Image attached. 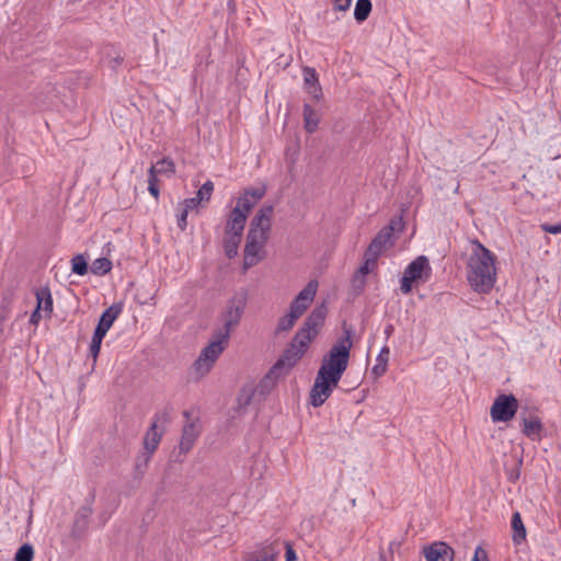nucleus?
Instances as JSON below:
<instances>
[{
	"mask_svg": "<svg viewBox=\"0 0 561 561\" xmlns=\"http://www.w3.org/2000/svg\"><path fill=\"white\" fill-rule=\"evenodd\" d=\"M343 333L344 335L332 345L328 355L323 357L310 390V404L314 408L321 407L327 401L348 366L353 346V330L344 327Z\"/></svg>",
	"mask_w": 561,
	"mask_h": 561,
	"instance_id": "obj_1",
	"label": "nucleus"
},
{
	"mask_svg": "<svg viewBox=\"0 0 561 561\" xmlns=\"http://www.w3.org/2000/svg\"><path fill=\"white\" fill-rule=\"evenodd\" d=\"M472 251L467 262V279L478 294H489L496 282L495 255L480 241H472Z\"/></svg>",
	"mask_w": 561,
	"mask_h": 561,
	"instance_id": "obj_2",
	"label": "nucleus"
},
{
	"mask_svg": "<svg viewBox=\"0 0 561 561\" xmlns=\"http://www.w3.org/2000/svg\"><path fill=\"white\" fill-rule=\"evenodd\" d=\"M274 207L266 205L260 208L250 224L244 247L243 270L256 265L262 259L263 248L268 239Z\"/></svg>",
	"mask_w": 561,
	"mask_h": 561,
	"instance_id": "obj_3",
	"label": "nucleus"
},
{
	"mask_svg": "<svg viewBox=\"0 0 561 561\" xmlns=\"http://www.w3.org/2000/svg\"><path fill=\"white\" fill-rule=\"evenodd\" d=\"M228 342L229 336L227 332L216 331L214 333L208 345L202 350L199 356L193 364L192 374L196 379L204 377L210 371L217 358L227 347Z\"/></svg>",
	"mask_w": 561,
	"mask_h": 561,
	"instance_id": "obj_4",
	"label": "nucleus"
},
{
	"mask_svg": "<svg viewBox=\"0 0 561 561\" xmlns=\"http://www.w3.org/2000/svg\"><path fill=\"white\" fill-rule=\"evenodd\" d=\"M302 333H296L288 348L285 350L280 358L274 364L271 374H278L282 370L291 369L302 355L307 352L310 342L305 340Z\"/></svg>",
	"mask_w": 561,
	"mask_h": 561,
	"instance_id": "obj_5",
	"label": "nucleus"
},
{
	"mask_svg": "<svg viewBox=\"0 0 561 561\" xmlns=\"http://www.w3.org/2000/svg\"><path fill=\"white\" fill-rule=\"evenodd\" d=\"M248 296L244 291L234 294L227 302L226 309L222 312V327L217 331L227 332L230 337L231 331L239 325L241 317L247 307Z\"/></svg>",
	"mask_w": 561,
	"mask_h": 561,
	"instance_id": "obj_6",
	"label": "nucleus"
},
{
	"mask_svg": "<svg viewBox=\"0 0 561 561\" xmlns=\"http://www.w3.org/2000/svg\"><path fill=\"white\" fill-rule=\"evenodd\" d=\"M431 274L428 259L424 255L417 256L404 270L401 278L400 289L403 294L412 290V285L419 282H426Z\"/></svg>",
	"mask_w": 561,
	"mask_h": 561,
	"instance_id": "obj_7",
	"label": "nucleus"
},
{
	"mask_svg": "<svg viewBox=\"0 0 561 561\" xmlns=\"http://www.w3.org/2000/svg\"><path fill=\"white\" fill-rule=\"evenodd\" d=\"M518 410V400L513 394H500L490 409L493 422H507Z\"/></svg>",
	"mask_w": 561,
	"mask_h": 561,
	"instance_id": "obj_8",
	"label": "nucleus"
},
{
	"mask_svg": "<svg viewBox=\"0 0 561 561\" xmlns=\"http://www.w3.org/2000/svg\"><path fill=\"white\" fill-rule=\"evenodd\" d=\"M400 225V220H391L389 225L383 227L373 239L370 244L368 245L366 252H368V255L376 256L377 259L380 256V254L383 252V250L392 245L393 243V232L396 230V226Z\"/></svg>",
	"mask_w": 561,
	"mask_h": 561,
	"instance_id": "obj_9",
	"label": "nucleus"
},
{
	"mask_svg": "<svg viewBox=\"0 0 561 561\" xmlns=\"http://www.w3.org/2000/svg\"><path fill=\"white\" fill-rule=\"evenodd\" d=\"M317 290L318 282L310 280L306 285V287L302 290H300L299 294L291 301L289 311L299 319L313 301Z\"/></svg>",
	"mask_w": 561,
	"mask_h": 561,
	"instance_id": "obj_10",
	"label": "nucleus"
},
{
	"mask_svg": "<svg viewBox=\"0 0 561 561\" xmlns=\"http://www.w3.org/2000/svg\"><path fill=\"white\" fill-rule=\"evenodd\" d=\"M325 314L327 310L323 306L317 307L311 311L297 333H302L301 337L311 342L318 334V329L322 325Z\"/></svg>",
	"mask_w": 561,
	"mask_h": 561,
	"instance_id": "obj_11",
	"label": "nucleus"
},
{
	"mask_svg": "<svg viewBox=\"0 0 561 561\" xmlns=\"http://www.w3.org/2000/svg\"><path fill=\"white\" fill-rule=\"evenodd\" d=\"M426 561H454V549L444 541H436L423 548Z\"/></svg>",
	"mask_w": 561,
	"mask_h": 561,
	"instance_id": "obj_12",
	"label": "nucleus"
},
{
	"mask_svg": "<svg viewBox=\"0 0 561 561\" xmlns=\"http://www.w3.org/2000/svg\"><path fill=\"white\" fill-rule=\"evenodd\" d=\"M265 195V187H249L243 191L233 208H239L247 217L255 204Z\"/></svg>",
	"mask_w": 561,
	"mask_h": 561,
	"instance_id": "obj_13",
	"label": "nucleus"
},
{
	"mask_svg": "<svg viewBox=\"0 0 561 561\" xmlns=\"http://www.w3.org/2000/svg\"><path fill=\"white\" fill-rule=\"evenodd\" d=\"M122 312V306L119 304H113L108 307L100 317L99 323L94 330L93 335L98 337H104L114 321L118 318Z\"/></svg>",
	"mask_w": 561,
	"mask_h": 561,
	"instance_id": "obj_14",
	"label": "nucleus"
},
{
	"mask_svg": "<svg viewBox=\"0 0 561 561\" xmlns=\"http://www.w3.org/2000/svg\"><path fill=\"white\" fill-rule=\"evenodd\" d=\"M183 415L187 419V422L183 426L182 437L180 442V450L182 453H187L193 447L196 438L199 435V428L195 422L191 421V414L188 411H184Z\"/></svg>",
	"mask_w": 561,
	"mask_h": 561,
	"instance_id": "obj_15",
	"label": "nucleus"
},
{
	"mask_svg": "<svg viewBox=\"0 0 561 561\" xmlns=\"http://www.w3.org/2000/svg\"><path fill=\"white\" fill-rule=\"evenodd\" d=\"M248 217L239 211V208H232L228 216L225 228V234L241 236L243 233Z\"/></svg>",
	"mask_w": 561,
	"mask_h": 561,
	"instance_id": "obj_16",
	"label": "nucleus"
},
{
	"mask_svg": "<svg viewBox=\"0 0 561 561\" xmlns=\"http://www.w3.org/2000/svg\"><path fill=\"white\" fill-rule=\"evenodd\" d=\"M92 514L93 508L91 505H84L77 511L72 526V535L75 537H80L85 533Z\"/></svg>",
	"mask_w": 561,
	"mask_h": 561,
	"instance_id": "obj_17",
	"label": "nucleus"
},
{
	"mask_svg": "<svg viewBox=\"0 0 561 561\" xmlns=\"http://www.w3.org/2000/svg\"><path fill=\"white\" fill-rule=\"evenodd\" d=\"M542 423L538 416H523L522 432L531 439H539L542 432Z\"/></svg>",
	"mask_w": 561,
	"mask_h": 561,
	"instance_id": "obj_18",
	"label": "nucleus"
},
{
	"mask_svg": "<svg viewBox=\"0 0 561 561\" xmlns=\"http://www.w3.org/2000/svg\"><path fill=\"white\" fill-rule=\"evenodd\" d=\"M162 431H158L157 422H152L144 438L145 451L153 454L159 446Z\"/></svg>",
	"mask_w": 561,
	"mask_h": 561,
	"instance_id": "obj_19",
	"label": "nucleus"
},
{
	"mask_svg": "<svg viewBox=\"0 0 561 561\" xmlns=\"http://www.w3.org/2000/svg\"><path fill=\"white\" fill-rule=\"evenodd\" d=\"M304 80L308 93L312 94L313 98L318 100L321 96V87L318 82L317 71L310 67L304 68Z\"/></svg>",
	"mask_w": 561,
	"mask_h": 561,
	"instance_id": "obj_20",
	"label": "nucleus"
},
{
	"mask_svg": "<svg viewBox=\"0 0 561 561\" xmlns=\"http://www.w3.org/2000/svg\"><path fill=\"white\" fill-rule=\"evenodd\" d=\"M36 300L38 308L45 312L46 317H50L53 312V297L48 287H41L36 291Z\"/></svg>",
	"mask_w": 561,
	"mask_h": 561,
	"instance_id": "obj_21",
	"label": "nucleus"
},
{
	"mask_svg": "<svg viewBox=\"0 0 561 561\" xmlns=\"http://www.w3.org/2000/svg\"><path fill=\"white\" fill-rule=\"evenodd\" d=\"M512 529H513V542L516 545L522 543L526 538V528L522 520V516L518 512H515L512 516Z\"/></svg>",
	"mask_w": 561,
	"mask_h": 561,
	"instance_id": "obj_22",
	"label": "nucleus"
},
{
	"mask_svg": "<svg viewBox=\"0 0 561 561\" xmlns=\"http://www.w3.org/2000/svg\"><path fill=\"white\" fill-rule=\"evenodd\" d=\"M304 121L306 130L311 134L317 130L320 116L318 112L312 108L309 104H305L304 106Z\"/></svg>",
	"mask_w": 561,
	"mask_h": 561,
	"instance_id": "obj_23",
	"label": "nucleus"
},
{
	"mask_svg": "<svg viewBox=\"0 0 561 561\" xmlns=\"http://www.w3.org/2000/svg\"><path fill=\"white\" fill-rule=\"evenodd\" d=\"M152 454H149L147 451H144L141 455H139L135 460V467H134V479L137 481H140L148 468V465L150 462Z\"/></svg>",
	"mask_w": 561,
	"mask_h": 561,
	"instance_id": "obj_24",
	"label": "nucleus"
},
{
	"mask_svg": "<svg viewBox=\"0 0 561 561\" xmlns=\"http://www.w3.org/2000/svg\"><path fill=\"white\" fill-rule=\"evenodd\" d=\"M370 0H357L354 9V18L358 23L366 21L371 12Z\"/></svg>",
	"mask_w": 561,
	"mask_h": 561,
	"instance_id": "obj_25",
	"label": "nucleus"
},
{
	"mask_svg": "<svg viewBox=\"0 0 561 561\" xmlns=\"http://www.w3.org/2000/svg\"><path fill=\"white\" fill-rule=\"evenodd\" d=\"M389 348L383 346L377 356V364L373 367L371 373L375 377L382 376L387 370V364L389 359Z\"/></svg>",
	"mask_w": 561,
	"mask_h": 561,
	"instance_id": "obj_26",
	"label": "nucleus"
},
{
	"mask_svg": "<svg viewBox=\"0 0 561 561\" xmlns=\"http://www.w3.org/2000/svg\"><path fill=\"white\" fill-rule=\"evenodd\" d=\"M174 172V163L172 160L163 158L159 160L156 164L151 165L149 169V173L152 175L157 174H171Z\"/></svg>",
	"mask_w": 561,
	"mask_h": 561,
	"instance_id": "obj_27",
	"label": "nucleus"
},
{
	"mask_svg": "<svg viewBox=\"0 0 561 561\" xmlns=\"http://www.w3.org/2000/svg\"><path fill=\"white\" fill-rule=\"evenodd\" d=\"M241 236L226 234L225 236V253L229 259L238 254V248L241 242Z\"/></svg>",
	"mask_w": 561,
	"mask_h": 561,
	"instance_id": "obj_28",
	"label": "nucleus"
},
{
	"mask_svg": "<svg viewBox=\"0 0 561 561\" xmlns=\"http://www.w3.org/2000/svg\"><path fill=\"white\" fill-rule=\"evenodd\" d=\"M376 256L368 255V252H365L364 254V263L359 266L357 272L355 273L354 280L358 279L359 277L364 278L367 274H369L370 271L376 266L377 263Z\"/></svg>",
	"mask_w": 561,
	"mask_h": 561,
	"instance_id": "obj_29",
	"label": "nucleus"
},
{
	"mask_svg": "<svg viewBox=\"0 0 561 561\" xmlns=\"http://www.w3.org/2000/svg\"><path fill=\"white\" fill-rule=\"evenodd\" d=\"M112 270V262L106 257H99L93 261L91 272L95 275H105Z\"/></svg>",
	"mask_w": 561,
	"mask_h": 561,
	"instance_id": "obj_30",
	"label": "nucleus"
},
{
	"mask_svg": "<svg viewBox=\"0 0 561 561\" xmlns=\"http://www.w3.org/2000/svg\"><path fill=\"white\" fill-rule=\"evenodd\" d=\"M297 320H298V318L294 313L288 311L285 316H283L279 319L276 332L279 333V332L289 331L294 327V324L296 323Z\"/></svg>",
	"mask_w": 561,
	"mask_h": 561,
	"instance_id": "obj_31",
	"label": "nucleus"
},
{
	"mask_svg": "<svg viewBox=\"0 0 561 561\" xmlns=\"http://www.w3.org/2000/svg\"><path fill=\"white\" fill-rule=\"evenodd\" d=\"M34 558V549L30 543L22 545L14 557V561H32Z\"/></svg>",
	"mask_w": 561,
	"mask_h": 561,
	"instance_id": "obj_32",
	"label": "nucleus"
},
{
	"mask_svg": "<svg viewBox=\"0 0 561 561\" xmlns=\"http://www.w3.org/2000/svg\"><path fill=\"white\" fill-rule=\"evenodd\" d=\"M72 272L77 275H84L88 272V263L83 255H75L71 260Z\"/></svg>",
	"mask_w": 561,
	"mask_h": 561,
	"instance_id": "obj_33",
	"label": "nucleus"
},
{
	"mask_svg": "<svg viewBox=\"0 0 561 561\" xmlns=\"http://www.w3.org/2000/svg\"><path fill=\"white\" fill-rule=\"evenodd\" d=\"M214 192V183L211 181H206L197 191V198L201 202H208L211 197V194Z\"/></svg>",
	"mask_w": 561,
	"mask_h": 561,
	"instance_id": "obj_34",
	"label": "nucleus"
},
{
	"mask_svg": "<svg viewBox=\"0 0 561 561\" xmlns=\"http://www.w3.org/2000/svg\"><path fill=\"white\" fill-rule=\"evenodd\" d=\"M237 401L239 411L245 409L252 401V392L250 390H242Z\"/></svg>",
	"mask_w": 561,
	"mask_h": 561,
	"instance_id": "obj_35",
	"label": "nucleus"
},
{
	"mask_svg": "<svg viewBox=\"0 0 561 561\" xmlns=\"http://www.w3.org/2000/svg\"><path fill=\"white\" fill-rule=\"evenodd\" d=\"M187 214H188V210H186L182 205H178V226L179 228L184 231L186 229V226H187Z\"/></svg>",
	"mask_w": 561,
	"mask_h": 561,
	"instance_id": "obj_36",
	"label": "nucleus"
},
{
	"mask_svg": "<svg viewBox=\"0 0 561 561\" xmlns=\"http://www.w3.org/2000/svg\"><path fill=\"white\" fill-rule=\"evenodd\" d=\"M102 340H103V337H101V336H99V337L96 335L92 336V341L90 344V354L92 355L94 362L96 360V357L100 353Z\"/></svg>",
	"mask_w": 561,
	"mask_h": 561,
	"instance_id": "obj_37",
	"label": "nucleus"
},
{
	"mask_svg": "<svg viewBox=\"0 0 561 561\" xmlns=\"http://www.w3.org/2000/svg\"><path fill=\"white\" fill-rule=\"evenodd\" d=\"M153 422H157V426L159 424H165L170 422V409L165 408L162 411L156 413Z\"/></svg>",
	"mask_w": 561,
	"mask_h": 561,
	"instance_id": "obj_38",
	"label": "nucleus"
},
{
	"mask_svg": "<svg viewBox=\"0 0 561 561\" xmlns=\"http://www.w3.org/2000/svg\"><path fill=\"white\" fill-rule=\"evenodd\" d=\"M148 190L153 197L159 196V188L157 186V176L149 173L148 178Z\"/></svg>",
	"mask_w": 561,
	"mask_h": 561,
	"instance_id": "obj_39",
	"label": "nucleus"
},
{
	"mask_svg": "<svg viewBox=\"0 0 561 561\" xmlns=\"http://www.w3.org/2000/svg\"><path fill=\"white\" fill-rule=\"evenodd\" d=\"M201 203L202 202L197 198V196H195L186 198L183 203H180V205H182L186 210L190 211L196 209Z\"/></svg>",
	"mask_w": 561,
	"mask_h": 561,
	"instance_id": "obj_40",
	"label": "nucleus"
},
{
	"mask_svg": "<svg viewBox=\"0 0 561 561\" xmlns=\"http://www.w3.org/2000/svg\"><path fill=\"white\" fill-rule=\"evenodd\" d=\"M352 0H333V9L335 11H347L351 7Z\"/></svg>",
	"mask_w": 561,
	"mask_h": 561,
	"instance_id": "obj_41",
	"label": "nucleus"
},
{
	"mask_svg": "<svg viewBox=\"0 0 561 561\" xmlns=\"http://www.w3.org/2000/svg\"><path fill=\"white\" fill-rule=\"evenodd\" d=\"M542 231L552 233V234H559L561 233V222L556 225L550 224H542L541 226Z\"/></svg>",
	"mask_w": 561,
	"mask_h": 561,
	"instance_id": "obj_42",
	"label": "nucleus"
},
{
	"mask_svg": "<svg viewBox=\"0 0 561 561\" xmlns=\"http://www.w3.org/2000/svg\"><path fill=\"white\" fill-rule=\"evenodd\" d=\"M471 561H489L488 554L482 547H477L474 551V556Z\"/></svg>",
	"mask_w": 561,
	"mask_h": 561,
	"instance_id": "obj_43",
	"label": "nucleus"
},
{
	"mask_svg": "<svg viewBox=\"0 0 561 561\" xmlns=\"http://www.w3.org/2000/svg\"><path fill=\"white\" fill-rule=\"evenodd\" d=\"M285 548H286V552H285L286 561H296L297 556H296V552L293 549L291 545L289 542H285Z\"/></svg>",
	"mask_w": 561,
	"mask_h": 561,
	"instance_id": "obj_44",
	"label": "nucleus"
},
{
	"mask_svg": "<svg viewBox=\"0 0 561 561\" xmlns=\"http://www.w3.org/2000/svg\"><path fill=\"white\" fill-rule=\"evenodd\" d=\"M107 62L111 69L116 70L117 67H119L123 62V57L121 55H117L113 58H110Z\"/></svg>",
	"mask_w": 561,
	"mask_h": 561,
	"instance_id": "obj_45",
	"label": "nucleus"
},
{
	"mask_svg": "<svg viewBox=\"0 0 561 561\" xmlns=\"http://www.w3.org/2000/svg\"><path fill=\"white\" fill-rule=\"evenodd\" d=\"M41 312H42V309L38 308V306H36V309L31 314L30 322L33 324H37L42 319Z\"/></svg>",
	"mask_w": 561,
	"mask_h": 561,
	"instance_id": "obj_46",
	"label": "nucleus"
},
{
	"mask_svg": "<svg viewBox=\"0 0 561 561\" xmlns=\"http://www.w3.org/2000/svg\"><path fill=\"white\" fill-rule=\"evenodd\" d=\"M228 9H229V11H230L231 13L236 12V2H234V0H230V1L228 2Z\"/></svg>",
	"mask_w": 561,
	"mask_h": 561,
	"instance_id": "obj_47",
	"label": "nucleus"
},
{
	"mask_svg": "<svg viewBox=\"0 0 561 561\" xmlns=\"http://www.w3.org/2000/svg\"><path fill=\"white\" fill-rule=\"evenodd\" d=\"M518 478H519V471L518 470L516 472H512L510 474V481H512V482H515Z\"/></svg>",
	"mask_w": 561,
	"mask_h": 561,
	"instance_id": "obj_48",
	"label": "nucleus"
},
{
	"mask_svg": "<svg viewBox=\"0 0 561 561\" xmlns=\"http://www.w3.org/2000/svg\"><path fill=\"white\" fill-rule=\"evenodd\" d=\"M391 330H392V327L390 325V327L387 328L386 333L390 334Z\"/></svg>",
	"mask_w": 561,
	"mask_h": 561,
	"instance_id": "obj_49",
	"label": "nucleus"
}]
</instances>
